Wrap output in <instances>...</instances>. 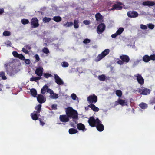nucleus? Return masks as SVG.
<instances>
[{
    "instance_id": "1",
    "label": "nucleus",
    "mask_w": 155,
    "mask_h": 155,
    "mask_svg": "<svg viewBox=\"0 0 155 155\" xmlns=\"http://www.w3.org/2000/svg\"><path fill=\"white\" fill-rule=\"evenodd\" d=\"M66 113L68 118H72L74 121H75V119L78 118V114L77 112L71 107H68L66 108Z\"/></svg>"
},
{
    "instance_id": "2",
    "label": "nucleus",
    "mask_w": 155,
    "mask_h": 155,
    "mask_svg": "<svg viewBox=\"0 0 155 155\" xmlns=\"http://www.w3.org/2000/svg\"><path fill=\"white\" fill-rule=\"evenodd\" d=\"M110 51L109 49H106L104 50L101 54H99L97 57L95 59L96 62H98L102 59L107 55L108 54Z\"/></svg>"
},
{
    "instance_id": "3",
    "label": "nucleus",
    "mask_w": 155,
    "mask_h": 155,
    "mask_svg": "<svg viewBox=\"0 0 155 155\" xmlns=\"http://www.w3.org/2000/svg\"><path fill=\"white\" fill-rule=\"evenodd\" d=\"M99 119L97 118L96 119L93 117H90L88 121V122L90 125L92 127H94L96 126L97 123L99 121Z\"/></svg>"
},
{
    "instance_id": "4",
    "label": "nucleus",
    "mask_w": 155,
    "mask_h": 155,
    "mask_svg": "<svg viewBox=\"0 0 155 155\" xmlns=\"http://www.w3.org/2000/svg\"><path fill=\"white\" fill-rule=\"evenodd\" d=\"M97 100V96L94 94L88 96L87 98V101L88 103L91 104H95Z\"/></svg>"
},
{
    "instance_id": "5",
    "label": "nucleus",
    "mask_w": 155,
    "mask_h": 155,
    "mask_svg": "<svg viewBox=\"0 0 155 155\" xmlns=\"http://www.w3.org/2000/svg\"><path fill=\"white\" fill-rule=\"evenodd\" d=\"M106 26L104 23L99 24L97 28V32L99 34L102 33L105 30Z\"/></svg>"
},
{
    "instance_id": "6",
    "label": "nucleus",
    "mask_w": 155,
    "mask_h": 155,
    "mask_svg": "<svg viewBox=\"0 0 155 155\" xmlns=\"http://www.w3.org/2000/svg\"><path fill=\"white\" fill-rule=\"evenodd\" d=\"M31 25L33 28H35L39 26L38 20L36 17L32 18L31 21Z\"/></svg>"
},
{
    "instance_id": "7",
    "label": "nucleus",
    "mask_w": 155,
    "mask_h": 155,
    "mask_svg": "<svg viewBox=\"0 0 155 155\" xmlns=\"http://www.w3.org/2000/svg\"><path fill=\"white\" fill-rule=\"evenodd\" d=\"M142 89H139L138 90L139 93L141 94L147 95L149 94L150 92V90L149 89L142 87Z\"/></svg>"
},
{
    "instance_id": "8",
    "label": "nucleus",
    "mask_w": 155,
    "mask_h": 155,
    "mask_svg": "<svg viewBox=\"0 0 155 155\" xmlns=\"http://www.w3.org/2000/svg\"><path fill=\"white\" fill-rule=\"evenodd\" d=\"M59 119L60 121L62 122H67L69 120V119L67 114L60 115Z\"/></svg>"
},
{
    "instance_id": "9",
    "label": "nucleus",
    "mask_w": 155,
    "mask_h": 155,
    "mask_svg": "<svg viewBox=\"0 0 155 155\" xmlns=\"http://www.w3.org/2000/svg\"><path fill=\"white\" fill-rule=\"evenodd\" d=\"M127 16L130 18H136L138 16V14L137 12L135 11H130L127 12Z\"/></svg>"
},
{
    "instance_id": "10",
    "label": "nucleus",
    "mask_w": 155,
    "mask_h": 155,
    "mask_svg": "<svg viewBox=\"0 0 155 155\" xmlns=\"http://www.w3.org/2000/svg\"><path fill=\"white\" fill-rule=\"evenodd\" d=\"M54 76L55 82L58 85H61L63 84L64 83L62 80L58 75L55 74Z\"/></svg>"
},
{
    "instance_id": "11",
    "label": "nucleus",
    "mask_w": 155,
    "mask_h": 155,
    "mask_svg": "<svg viewBox=\"0 0 155 155\" xmlns=\"http://www.w3.org/2000/svg\"><path fill=\"white\" fill-rule=\"evenodd\" d=\"M43 69L42 67H40L39 68H37L35 71V74L39 77H41L43 74Z\"/></svg>"
},
{
    "instance_id": "12",
    "label": "nucleus",
    "mask_w": 155,
    "mask_h": 155,
    "mask_svg": "<svg viewBox=\"0 0 155 155\" xmlns=\"http://www.w3.org/2000/svg\"><path fill=\"white\" fill-rule=\"evenodd\" d=\"M97 130L99 132L102 131L104 130V126L101 123V121L99 120L98 123H97L96 125Z\"/></svg>"
},
{
    "instance_id": "13",
    "label": "nucleus",
    "mask_w": 155,
    "mask_h": 155,
    "mask_svg": "<svg viewBox=\"0 0 155 155\" xmlns=\"http://www.w3.org/2000/svg\"><path fill=\"white\" fill-rule=\"evenodd\" d=\"M135 76L137 78V80L138 83L140 85H143L144 83V80L141 75L137 74Z\"/></svg>"
},
{
    "instance_id": "14",
    "label": "nucleus",
    "mask_w": 155,
    "mask_h": 155,
    "mask_svg": "<svg viewBox=\"0 0 155 155\" xmlns=\"http://www.w3.org/2000/svg\"><path fill=\"white\" fill-rule=\"evenodd\" d=\"M120 58L121 60L126 63L129 62L130 60L129 57L127 55H122L120 56Z\"/></svg>"
},
{
    "instance_id": "15",
    "label": "nucleus",
    "mask_w": 155,
    "mask_h": 155,
    "mask_svg": "<svg viewBox=\"0 0 155 155\" xmlns=\"http://www.w3.org/2000/svg\"><path fill=\"white\" fill-rule=\"evenodd\" d=\"M122 3L121 2H119L118 4L113 5L112 6V8L111 9V10H121L122 8V7L120 5Z\"/></svg>"
},
{
    "instance_id": "16",
    "label": "nucleus",
    "mask_w": 155,
    "mask_h": 155,
    "mask_svg": "<svg viewBox=\"0 0 155 155\" xmlns=\"http://www.w3.org/2000/svg\"><path fill=\"white\" fill-rule=\"evenodd\" d=\"M40 115V114H38V113L36 112H34L31 114V116L32 119L34 120H38L39 118H38V117Z\"/></svg>"
},
{
    "instance_id": "17",
    "label": "nucleus",
    "mask_w": 155,
    "mask_h": 155,
    "mask_svg": "<svg viewBox=\"0 0 155 155\" xmlns=\"http://www.w3.org/2000/svg\"><path fill=\"white\" fill-rule=\"evenodd\" d=\"M77 127L79 130H82L83 131H86L87 130V129L85 128V126L84 124L81 123L77 124Z\"/></svg>"
},
{
    "instance_id": "18",
    "label": "nucleus",
    "mask_w": 155,
    "mask_h": 155,
    "mask_svg": "<svg viewBox=\"0 0 155 155\" xmlns=\"http://www.w3.org/2000/svg\"><path fill=\"white\" fill-rule=\"evenodd\" d=\"M155 3L154 2L147 1L143 2L142 5L144 6H152L155 5Z\"/></svg>"
},
{
    "instance_id": "19",
    "label": "nucleus",
    "mask_w": 155,
    "mask_h": 155,
    "mask_svg": "<svg viewBox=\"0 0 155 155\" xmlns=\"http://www.w3.org/2000/svg\"><path fill=\"white\" fill-rule=\"evenodd\" d=\"M37 99L38 102L40 103H42L45 102V100H44L43 96L41 95H38L37 97Z\"/></svg>"
},
{
    "instance_id": "20",
    "label": "nucleus",
    "mask_w": 155,
    "mask_h": 155,
    "mask_svg": "<svg viewBox=\"0 0 155 155\" xmlns=\"http://www.w3.org/2000/svg\"><path fill=\"white\" fill-rule=\"evenodd\" d=\"M127 101H126L125 100L119 99L116 101V102L118 104H120L122 106L127 105Z\"/></svg>"
},
{
    "instance_id": "21",
    "label": "nucleus",
    "mask_w": 155,
    "mask_h": 155,
    "mask_svg": "<svg viewBox=\"0 0 155 155\" xmlns=\"http://www.w3.org/2000/svg\"><path fill=\"white\" fill-rule=\"evenodd\" d=\"M6 69V72L8 74H10L12 73V68L10 66H8L7 64L4 65Z\"/></svg>"
},
{
    "instance_id": "22",
    "label": "nucleus",
    "mask_w": 155,
    "mask_h": 155,
    "mask_svg": "<svg viewBox=\"0 0 155 155\" xmlns=\"http://www.w3.org/2000/svg\"><path fill=\"white\" fill-rule=\"evenodd\" d=\"M88 107L90 108L94 111L97 112L99 110V109L94 104H90L88 105Z\"/></svg>"
},
{
    "instance_id": "23",
    "label": "nucleus",
    "mask_w": 155,
    "mask_h": 155,
    "mask_svg": "<svg viewBox=\"0 0 155 155\" xmlns=\"http://www.w3.org/2000/svg\"><path fill=\"white\" fill-rule=\"evenodd\" d=\"M95 18L96 21H100L103 19V16L100 13H97L95 15Z\"/></svg>"
},
{
    "instance_id": "24",
    "label": "nucleus",
    "mask_w": 155,
    "mask_h": 155,
    "mask_svg": "<svg viewBox=\"0 0 155 155\" xmlns=\"http://www.w3.org/2000/svg\"><path fill=\"white\" fill-rule=\"evenodd\" d=\"M143 60L146 63L150 61V56L147 55H144L143 58Z\"/></svg>"
},
{
    "instance_id": "25",
    "label": "nucleus",
    "mask_w": 155,
    "mask_h": 155,
    "mask_svg": "<svg viewBox=\"0 0 155 155\" xmlns=\"http://www.w3.org/2000/svg\"><path fill=\"white\" fill-rule=\"evenodd\" d=\"M41 105L40 104H38L35 107V109L36 110V111H34V112H36L38 113H39L41 109Z\"/></svg>"
},
{
    "instance_id": "26",
    "label": "nucleus",
    "mask_w": 155,
    "mask_h": 155,
    "mask_svg": "<svg viewBox=\"0 0 155 155\" xmlns=\"http://www.w3.org/2000/svg\"><path fill=\"white\" fill-rule=\"evenodd\" d=\"M31 94L34 97H35L37 95V91L34 88H32L30 90Z\"/></svg>"
},
{
    "instance_id": "27",
    "label": "nucleus",
    "mask_w": 155,
    "mask_h": 155,
    "mask_svg": "<svg viewBox=\"0 0 155 155\" xmlns=\"http://www.w3.org/2000/svg\"><path fill=\"white\" fill-rule=\"evenodd\" d=\"M68 132L70 134H73L77 133L78 131L77 130L72 128L69 129Z\"/></svg>"
},
{
    "instance_id": "28",
    "label": "nucleus",
    "mask_w": 155,
    "mask_h": 155,
    "mask_svg": "<svg viewBox=\"0 0 155 155\" xmlns=\"http://www.w3.org/2000/svg\"><path fill=\"white\" fill-rule=\"evenodd\" d=\"M139 106L141 108L143 109L147 108L148 107L147 104L146 103L143 102L140 103Z\"/></svg>"
},
{
    "instance_id": "29",
    "label": "nucleus",
    "mask_w": 155,
    "mask_h": 155,
    "mask_svg": "<svg viewBox=\"0 0 155 155\" xmlns=\"http://www.w3.org/2000/svg\"><path fill=\"white\" fill-rule=\"evenodd\" d=\"M53 19L56 22H59L61 21V18L59 16H55L53 18Z\"/></svg>"
},
{
    "instance_id": "30",
    "label": "nucleus",
    "mask_w": 155,
    "mask_h": 155,
    "mask_svg": "<svg viewBox=\"0 0 155 155\" xmlns=\"http://www.w3.org/2000/svg\"><path fill=\"white\" fill-rule=\"evenodd\" d=\"M48 88V87L47 85H44L41 90V93L42 94H45Z\"/></svg>"
},
{
    "instance_id": "31",
    "label": "nucleus",
    "mask_w": 155,
    "mask_h": 155,
    "mask_svg": "<svg viewBox=\"0 0 155 155\" xmlns=\"http://www.w3.org/2000/svg\"><path fill=\"white\" fill-rule=\"evenodd\" d=\"M79 21L77 20H74L73 24L74 28L75 29L78 28L79 27Z\"/></svg>"
},
{
    "instance_id": "32",
    "label": "nucleus",
    "mask_w": 155,
    "mask_h": 155,
    "mask_svg": "<svg viewBox=\"0 0 155 155\" xmlns=\"http://www.w3.org/2000/svg\"><path fill=\"white\" fill-rule=\"evenodd\" d=\"M5 74L4 71L0 72V78H1L3 80H5L7 79L5 75Z\"/></svg>"
},
{
    "instance_id": "33",
    "label": "nucleus",
    "mask_w": 155,
    "mask_h": 155,
    "mask_svg": "<svg viewBox=\"0 0 155 155\" xmlns=\"http://www.w3.org/2000/svg\"><path fill=\"white\" fill-rule=\"evenodd\" d=\"M73 23L72 22L67 21L63 25L64 26L66 27H69L73 25Z\"/></svg>"
},
{
    "instance_id": "34",
    "label": "nucleus",
    "mask_w": 155,
    "mask_h": 155,
    "mask_svg": "<svg viewBox=\"0 0 155 155\" xmlns=\"http://www.w3.org/2000/svg\"><path fill=\"white\" fill-rule=\"evenodd\" d=\"M41 79V77H32L30 79V81H36Z\"/></svg>"
},
{
    "instance_id": "35",
    "label": "nucleus",
    "mask_w": 155,
    "mask_h": 155,
    "mask_svg": "<svg viewBox=\"0 0 155 155\" xmlns=\"http://www.w3.org/2000/svg\"><path fill=\"white\" fill-rule=\"evenodd\" d=\"M98 78L101 81H104L106 79V77L104 75L102 74L99 76Z\"/></svg>"
},
{
    "instance_id": "36",
    "label": "nucleus",
    "mask_w": 155,
    "mask_h": 155,
    "mask_svg": "<svg viewBox=\"0 0 155 155\" xmlns=\"http://www.w3.org/2000/svg\"><path fill=\"white\" fill-rule=\"evenodd\" d=\"M124 29L123 28H120L117 31L116 33L118 35H120L122 33Z\"/></svg>"
},
{
    "instance_id": "37",
    "label": "nucleus",
    "mask_w": 155,
    "mask_h": 155,
    "mask_svg": "<svg viewBox=\"0 0 155 155\" xmlns=\"http://www.w3.org/2000/svg\"><path fill=\"white\" fill-rule=\"evenodd\" d=\"M21 23L23 25H26L29 23V20L27 19H22L21 21Z\"/></svg>"
},
{
    "instance_id": "38",
    "label": "nucleus",
    "mask_w": 155,
    "mask_h": 155,
    "mask_svg": "<svg viewBox=\"0 0 155 155\" xmlns=\"http://www.w3.org/2000/svg\"><path fill=\"white\" fill-rule=\"evenodd\" d=\"M116 95L119 97H121L122 94V92L121 90H118L116 91Z\"/></svg>"
},
{
    "instance_id": "39",
    "label": "nucleus",
    "mask_w": 155,
    "mask_h": 155,
    "mask_svg": "<svg viewBox=\"0 0 155 155\" xmlns=\"http://www.w3.org/2000/svg\"><path fill=\"white\" fill-rule=\"evenodd\" d=\"M42 51L44 53L46 54H48L49 53V51L47 47L44 48L42 50Z\"/></svg>"
},
{
    "instance_id": "40",
    "label": "nucleus",
    "mask_w": 155,
    "mask_h": 155,
    "mask_svg": "<svg viewBox=\"0 0 155 155\" xmlns=\"http://www.w3.org/2000/svg\"><path fill=\"white\" fill-rule=\"evenodd\" d=\"M51 98L52 99H57L58 98V94L55 93L54 92L51 95Z\"/></svg>"
},
{
    "instance_id": "41",
    "label": "nucleus",
    "mask_w": 155,
    "mask_h": 155,
    "mask_svg": "<svg viewBox=\"0 0 155 155\" xmlns=\"http://www.w3.org/2000/svg\"><path fill=\"white\" fill-rule=\"evenodd\" d=\"M51 20V18L46 17H44L43 19V21L45 23L48 22Z\"/></svg>"
},
{
    "instance_id": "42",
    "label": "nucleus",
    "mask_w": 155,
    "mask_h": 155,
    "mask_svg": "<svg viewBox=\"0 0 155 155\" xmlns=\"http://www.w3.org/2000/svg\"><path fill=\"white\" fill-rule=\"evenodd\" d=\"M61 64L62 67L64 68L68 67L69 65L68 62L65 61L63 62Z\"/></svg>"
},
{
    "instance_id": "43",
    "label": "nucleus",
    "mask_w": 155,
    "mask_h": 155,
    "mask_svg": "<svg viewBox=\"0 0 155 155\" xmlns=\"http://www.w3.org/2000/svg\"><path fill=\"white\" fill-rule=\"evenodd\" d=\"M11 32L8 31H5L3 33V35L5 36H9L11 35Z\"/></svg>"
},
{
    "instance_id": "44",
    "label": "nucleus",
    "mask_w": 155,
    "mask_h": 155,
    "mask_svg": "<svg viewBox=\"0 0 155 155\" xmlns=\"http://www.w3.org/2000/svg\"><path fill=\"white\" fill-rule=\"evenodd\" d=\"M17 58H18L22 60H25V57L22 54H19Z\"/></svg>"
},
{
    "instance_id": "45",
    "label": "nucleus",
    "mask_w": 155,
    "mask_h": 155,
    "mask_svg": "<svg viewBox=\"0 0 155 155\" xmlns=\"http://www.w3.org/2000/svg\"><path fill=\"white\" fill-rule=\"evenodd\" d=\"M150 102V104L152 105H153L154 104H155V97L151 99Z\"/></svg>"
},
{
    "instance_id": "46",
    "label": "nucleus",
    "mask_w": 155,
    "mask_h": 155,
    "mask_svg": "<svg viewBox=\"0 0 155 155\" xmlns=\"http://www.w3.org/2000/svg\"><path fill=\"white\" fill-rule=\"evenodd\" d=\"M44 77L46 78H48L49 77H51L52 75L51 74H49L48 73H45L44 74Z\"/></svg>"
},
{
    "instance_id": "47",
    "label": "nucleus",
    "mask_w": 155,
    "mask_h": 155,
    "mask_svg": "<svg viewBox=\"0 0 155 155\" xmlns=\"http://www.w3.org/2000/svg\"><path fill=\"white\" fill-rule=\"evenodd\" d=\"M148 27L151 29H153L154 27V25L152 24H147Z\"/></svg>"
},
{
    "instance_id": "48",
    "label": "nucleus",
    "mask_w": 155,
    "mask_h": 155,
    "mask_svg": "<svg viewBox=\"0 0 155 155\" xmlns=\"http://www.w3.org/2000/svg\"><path fill=\"white\" fill-rule=\"evenodd\" d=\"M91 42V40L90 39L86 38L84 39L83 41V43L84 44H87L90 43Z\"/></svg>"
},
{
    "instance_id": "49",
    "label": "nucleus",
    "mask_w": 155,
    "mask_h": 155,
    "mask_svg": "<svg viewBox=\"0 0 155 155\" xmlns=\"http://www.w3.org/2000/svg\"><path fill=\"white\" fill-rule=\"evenodd\" d=\"M12 54L15 57L17 58L19 54L18 53V52L15 51H13L12 53Z\"/></svg>"
},
{
    "instance_id": "50",
    "label": "nucleus",
    "mask_w": 155,
    "mask_h": 155,
    "mask_svg": "<svg viewBox=\"0 0 155 155\" xmlns=\"http://www.w3.org/2000/svg\"><path fill=\"white\" fill-rule=\"evenodd\" d=\"M71 97L74 100H76L77 98V96L74 93H73L71 94Z\"/></svg>"
},
{
    "instance_id": "51",
    "label": "nucleus",
    "mask_w": 155,
    "mask_h": 155,
    "mask_svg": "<svg viewBox=\"0 0 155 155\" xmlns=\"http://www.w3.org/2000/svg\"><path fill=\"white\" fill-rule=\"evenodd\" d=\"M140 28L143 30H146L147 29V27L145 25L141 24L140 25Z\"/></svg>"
},
{
    "instance_id": "52",
    "label": "nucleus",
    "mask_w": 155,
    "mask_h": 155,
    "mask_svg": "<svg viewBox=\"0 0 155 155\" xmlns=\"http://www.w3.org/2000/svg\"><path fill=\"white\" fill-rule=\"evenodd\" d=\"M150 60H155V54H153L150 55Z\"/></svg>"
},
{
    "instance_id": "53",
    "label": "nucleus",
    "mask_w": 155,
    "mask_h": 155,
    "mask_svg": "<svg viewBox=\"0 0 155 155\" xmlns=\"http://www.w3.org/2000/svg\"><path fill=\"white\" fill-rule=\"evenodd\" d=\"M35 61L36 62H38V61L40 60V58L39 56L37 54H36L35 55Z\"/></svg>"
},
{
    "instance_id": "54",
    "label": "nucleus",
    "mask_w": 155,
    "mask_h": 155,
    "mask_svg": "<svg viewBox=\"0 0 155 155\" xmlns=\"http://www.w3.org/2000/svg\"><path fill=\"white\" fill-rule=\"evenodd\" d=\"M47 92H48L50 94H51V95L52 94L54 93V92L51 89H50L49 88L48 89V90L47 91Z\"/></svg>"
},
{
    "instance_id": "55",
    "label": "nucleus",
    "mask_w": 155,
    "mask_h": 155,
    "mask_svg": "<svg viewBox=\"0 0 155 155\" xmlns=\"http://www.w3.org/2000/svg\"><path fill=\"white\" fill-rule=\"evenodd\" d=\"M83 23L86 25H89L90 24V21L87 20H85L83 21Z\"/></svg>"
},
{
    "instance_id": "56",
    "label": "nucleus",
    "mask_w": 155,
    "mask_h": 155,
    "mask_svg": "<svg viewBox=\"0 0 155 155\" xmlns=\"http://www.w3.org/2000/svg\"><path fill=\"white\" fill-rule=\"evenodd\" d=\"M38 120L40 121V125L43 126L45 124V123L42 121V119L41 118H39Z\"/></svg>"
},
{
    "instance_id": "57",
    "label": "nucleus",
    "mask_w": 155,
    "mask_h": 155,
    "mask_svg": "<svg viewBox=\"0 0 155 155\" xmlns=\"http://www.w3.org/2000/svg\"><path fill=\"white\" fill-rule=\"evenodd\" d=\"M25 63L27 64H29L30 63V60L29 59H26L24 60Z\"/></svg>"
},
{
    "instance_id": "58",
    "label": "nucleus",
    "mask_w": 155,
    "mask_h": 155,
    "mask_svg": "<svg viewBox=\"0 0 155 155\" xmlns=\"http://www.w3.org/2000/svg\"><path fill=\"white\" fill-rule=\"evenodd\" d=\"M22 51L26 54H28L29 53L28 50L24 48H23L22 49Z\"/></svg>"
},
{
    "instance_id": "59",
    "label": "nucleus",
    "mask_w": 155,
    "mask_h": 155,
    "mask_svg": "<svg viewBox=\"0 0 155 155\" xmlns=\"http://www.w3.org/2000/svg\"><path fill=\"white\" fill-rule=\"evenodd\" d=\"M117 63L119 64L122 65L124 64V62L122 60H119L118 61Z\"/></svg>"
},
{
    "instance_id": "60",
    "label": "nucleus",
    "mask_w": 155,
    "mask_h": 155,
    "mask_svg": "<svg viewBox=\"0 0 155 155\" xmlns=\"http://www.w3.org/2000/svg\"><path fill=\"white\" fill-rule=\"evenodd\" d=\"M118 35L116 33L113 34L111 35V37L112 38H115Z\"/></svg>"
},
{
    "instance_id": "61",
    "label": "nucleus",
    "mask_w": 155,
    "mask_h": 155,
    "mask_svg": "<svg viewBox=\"0 0 155 155\" xmlns=\"http://www.w3.org/2000/svg\"><path fill=\"white\" fill-rule=\"evenodd\" d=\"M57 106L56 105L53 104L52 105L51 107L53 109L56 110L57 109Z\"/></svg>"
},
{
    "instance_id": "62",
    "label": "nucleus",
    "mask_w": 155,
    "mask_h": 155,
    "mask_svg": "<svg viewBox=\"0 0 155 155\" xmlns=\"http://www.w3.org/2000/svg\"><path fill=\"white\" fill-rule=\"evenodd\" d=\"M25 47L26 49H28L29 50H30L31 49V47L29 45H27L25 46Z\"/></svg>"
},
{
    "instance_id": "63",
    "label": "nucleus",
    "mask_w": 155,
    "mask_h": 155,
    "mask_svg": "<svg viewBox=\"0 0 155 155\" xmlns=\"http://www.w3.org/2000/svg\"><path fill=\"white\" fill-rule=\"evenodd\" d=\"M4 10L3 8L0 9V15L2 14L4 12Z\"/></svg>"
},
{
    "instance_id": "64",
    "label": "nucleus",
    "mask_w": 155,
    "mask_h": 155,
    "mask_svg": "<svg viewBox=\"0 0 155 155\" xmlns=\"http://www.w3.org/2000/svg\"><path fill=\"white\" fill-rule=\"evenodd\" d=\"M154 109L155 110V106H154Z\"/></svg>"
}]
</instances>
